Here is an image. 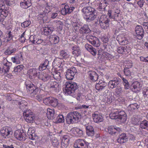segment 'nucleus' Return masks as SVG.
<instances>
[{
	"label": "nucleus",
	"mask_w": 148,
	"mask_h": 148,
	"mask_svg": "<svg viewBox=\"0 0 148 148\" xmlns=\"http://www.w3.org/2000/svg\"><path fill=\"white\" fill-rule=\"evenodd\" d=\"M81 11L84 18L87 21H93L96 17V11L92 7L90 6L85 7Z\"/></svg>",
	"instance_id": "obj_1"
},
{
	"label": "nucleus",
	"mask_w": 148,
	"mask_h": 148,
	"mask_svg": "<svg viewBox=\"0 0 148 148\" xmlns=\"http://www.w3.org/2000/svg\"><path fill=\"white\" fill-rule=\"evenodd\" d=\"M81 115L77 111L71 112L69 113L66 118V121L68 124L78 123L81 118Z\"/></svg>",
	"instance_id": "obj_2"
},
{
	"label": "nucleus",
	"mask_w": 148,
	"mask_h": 148,
	"mask_svg": "<svg viewBox=\"0 0 148 148\" xmlns=\"http://www.w3.org/2000/svg\"><path fill=\"white\" fill-rule=\"evenodd\" d=\"M25 85L29 95L32 97H35L38 92V88L29 80L25 82Z\"/></svg>",
	"instance_id": "obj_3"
},
{
	"label": "nucleus",
	"mask_w": 148,
	"mask_h": 148,
	"mask_svg": "<svg viewBox=\"0 0 148 148\" xmlns=\"http://www.w3.org/2000/svg\"><path fill=\"white\" fill-rule=\"evenodd\" d=\"M78 87L77 84L75 82H66L65 89V94L71 96L74 95L75 91L77 89Z\"/></svg>",
	"instance_id": "obj_4"
},
{
	"label": "nucleus",
	"mask_w": 148,
	"mask_h": 148,
	"mask_svg": "<svg viewBox=\"0 0 148 148\" xmlns=\"http://www.w3.org/2000/svg\"><path fill=\"white\" fill-rule=\"evenodd\" d=\"M108 16L106 15H102L99 19V22L101 27L104 29H108L109 28L110 19Z\"/></svg>",
	"instance_id": "obj_5"
},
{
	"label": "nucleus",
	"mask_w": 148,
	"mask_h": 148,
	"mask_svg": "<svg viewBox=\"0 0 148 148\" xmlns=\"http://www.w3.org/2000/svg\"><path fill=\"white\" fill-rule=\"evenodd\" d=\"M108 14L109 18L115 21H120L122 19L121 14L120 13V10L118 9H116L112 12L108 11Z\"/></svg>",
	"instance_id": "obj_6"
},
{
	"label": "nucleus",
	"mask_w": 148,
	"mask_h": 148,
	"mask_svg": "<svg viewBox=\"0 0 148 148\" xmlns=\"http://www.w3.org/2000/svg\"><path fill=\"white\" fill-rule=\"evenodd\" d=\"M23 116L25 119L27 123H32L34 121L35 119L34 115L30 110H26L23 111Z\"/></svg>",
	"instance_id": "obj_7"
},
{
	"label": "nucleus",
	"mask_w": 148,
	"mask_h": 148,
	"mask_svg": "<svg viewBox=\"0 0 148 148\" xmlns=\"http://www.w3.org/2000/svg\"><path fill=\"white\" fill-rule=\"evenodd\" d=\"M89 145V143L85 140L78 139L75 140L73 146L75 148H88Z\"/></svg>",
	"instance_id": "obj_8"
},
{
	"label": "nucleus",
	"mask_w": 148,
	"mask_h": 148,
	"mask_svg": "<svg viewBox=\"0 0 148 148\" xmlns=\"http://www.w3.org/2000/svg\"><path fill=\"white\" fill-rule=\"evenodd\" d=\"M43 103L46 105L50 104L54 107L58 106V101L57 99L51 97H49L43 99Z\"/></svg>",
	"instance_id": "obj_9"
},
{
	"label": "nucleus",
	"mask_w": 148,
	"mask_h": 148,
	"mask_svg": "<svg viewBox=\"0 0 148 148\" xmlns=\"http://www.w3.org/2000/svg\"><path fill=\"white\" fill-rule=\"evenodd\" d=\"M0 134L4 138L10 137L12 133L11 128L9 127H3L0 130Z\"/></svg>",
	"instance_id": "obj_10"
},
{
	"label": "nucleus",
	"mask_w": 148,
	"mask_h": 148,
	"mask_svg": "<svg viewBox=\"0 0 148 148\" xmlns=\"http://www.w3.org/2000/svg\"><path fill=\"white\" fill-rule=\"evenodd\" d=\"M77 73V70L75 67L67 70L65 74L66 79L69 80H72Z\"/></svg>",
	"instance_id": "obj_11"
},
{
	"label": "nucleus",
	"mask_w": 148,
	"mask_h": 148,
	"mask_svg": "<svg viewBox=\"0 0 148 148\" xmlns=\"http://www.w3.org/2000/svg\"><path fill=\"white\" fill-rule=\"evenodd\" d=\"M14 137L20 141H24L26 139V135L23 131L20 130H17L15 131Z\"/></svg>",
	"instance_id": "obj_12"
},
{
	"label": "nucleus",
	"mask_w": 148,
	"mask_h": 148,
	"mask_svg": "<svg viewBox=\"0 0 148 148\" xmlns=\"http://www.w3.org/2000/svg\"><path fill=\"white\" fill-rule=\"evenodd\" d=\"M121 131V129L116 126L111 125L108 127V132L112 135L118 134Z\"/></svg>",
	"instance_id": "obj_13"
},
{
	"label": "nucleus",
	"mask_w": 148,
	"mask_h": 148,
	"mask_svg": "<svg viewBox=\"0 0 148 148\" xmlns=\"http://www.w3.org/2000/svg\"><path fill=\"white\" fill-rule=\"evenodd\" d=\"M135 31L137 35V37L139 39H141L144 35L143 29L141 26L138 25L135 29Z\"/></svg>",
	"instance_id": "obj_14"
},
{
	"label": "nucleus",
	"mask_w": 148,
	"mask_h": 148,
	"mask_svg": "<svg viewBox=\"0 0 148 148\" xmlns=\"http://www.w3.org/2000/svg\"><path fill=\"white\" fill-rule=\"evenodd\" d=\"M142 86L140 82L135 81L133 83L131 86L132 90L136 92H139Z\"/></svg>",
	"instance_id": "obj_15"
},
{
	"label": "nucleus",
	"mask_w": 148,
	"mask_h": 148,
	"mask_svg": "<svg viewBox=\"0 0 148 148\" xmlns=\"http://www.w3.org/2000/svg\"><path fill=\"white\" fill-rule=\"evenodd\" d=\"M27 74L30 78H33L35 77L39 76L40 72L38 69L33 68L29 69L27 71Z\"/></svg>",
	"instance_id": "obj_16"
},
{
	"label": "nucleus",
	"mask_w": 148,
	"mask_h": 148,
	"mask_svg": "<svg viewBox=\"0 0 148 148\" xmlns=\"http://www.w3.org/2000/svg\"><path fill=\"white\" fill-rule=\"evenodd\" d=\"M69 141V136L67 135L63 136L61 138V147L65 148L68 145Z\"/></svg>",
	"instance_id": "obj_17"
},
{
	"label": "nucleus",
	"mask_w": 148,
	"mask_h": 148,
	"mask_svg": "<svg viewBox=\"0 0 148 148\" xmlns=\"http://www.w3.org/2000/svg\"><path fill=\"white\" fill-rule=\"evenodd\" d=\"M47 86L55 92L58 91L59 89L58 84L56 82L51 81L49 82L47 84Z\"/></svg>",
	"instance_id": "obj_18"
},
{
	"label": "nucleus",
	"mask_w": 148,
	"mask_h": 148,
	"mask_svg": "<svg viewBox=\"0 0 148 148\" xmlns=\"http://www.w3.org/2000/svg\"><path fill=\"white\" fill-rule=\"evenodd\" d=\"M119 83L120 82L119 79L116 78L110 81L108 83V85L109 88L111 89H113L116 88Z\"/></svg>",
	"instance_id": "obj_19"
},
{
	"label": "nucleus",
	"mask_w": 148,
	"mask_h": 148,
	"mask_svg": "<svg viewBox=\"0 0 148 148\" xmlns=\"http://www.w3.org/2000/svg\"><path fill=\"white\" fill-rule=\"evenodd\" d=\"M17 51V49L11 45L8 47L4 52L5 55H11L15 53Z\"/></svg>",
	"instance_id": "obj_20"
},
{
	"label": "nucleus",
	"mask_w": 148,
	"mask_h": 148,
	"mask_svg": "<svg viewBox=\"0 0 148 148\" xmlns=\"http://www.w3.org/2000/svg\"><path fill=\"white\" fill-rule=\"evenodd\" d=\"M75 9L73 7H69L68 5H66L61 10V12L63 15H65L67 14H69L72 12Z\"/></svg>",
	"instance_id": "obj_21"
},
{
	"label": "nucleus",
	"mask_w": 148,
	"mask_h": 148,
	"mask_svg": "<svg viewBox=\"0 0 148 148\" xmlns=\"http://www.w3.org/2000/svg\"><path fill=\"white\" fill-rule=\"evenodd\" d=\"M88 74L90 79L93 82L97 81L98 78V76L96 72L94 71H89Z\"/></svg>",
	"instance_id": "obj_22"
},
{
	"label": "nucleus",
	"mask_w": 148,
	"mask_h": 148,
	"mask_svg": "<svg viewBox=\"0 0 148 148\" xmlns=\"http://www.w3.org/2000/svg\"><path fill=\"white\" fill-rule=\"evenodd\" d=\"M106 85L107 83L106 82L102 80H100L98 83L96 84L95 88L97 90H101Z\"/></svg>",
	"instance_id": "obj_23"
},
{
	"label": "nucleus",
	"mask_w": 148,
	"mask_h": 148,
	"mask_svg": "<svg viewBox=\"0 0 148 148\" xmlns=\"http://www.w3.org/2000/svg\"><path fill=\"white\" fill-rule=\"evenodd\" d=\"M119 119L122 122H125L127 118V115L125 112L123 111H121L120 110H118Z\"/></svg>",
	"instance_id": "obj_24"
},
{
	"label": "nucleus",
	"mask_w": 148,
	"mask_h": 148,
	"mask_svg": "<svg viewBox=\"0 0 148 148\" xmlns=\"http://www.w3.org/2000/svg\"><path fill=\"white\" fill-rule=\"evenodd\" d=\"M97 2L99 4L98 9L100 11H104L106 8V3L105 0H98Z\"/></svg>",
	"instance_id": "obj_25"
},
{
	"label": "nucleus",
	"mask_w": 148,
	"mask_h": 148,
	"mask_svg": "<svg viewBox=\"0 0 148 148\" xmlns=\"http://www.w3.org/2000/svg\"><path fill=\"white\" fill-rule=\"evenodd\" d=\"M85 47L87 50L93 56H95L97 54V51L95 48H94L91 45L86 44L85 45Z\"/></svg>",
	"instance_id": "obj_26"
},
{
	"label": "nucleus",
	"mask_w": 148,
	"mask_h": 148,
	"mask_svg": "<svg viewBox=\"0 0 148 148\" xmlns=\"http://www.w3.org/2000/svg\"><path fill=\"white\" fill-rule=\"evenodd\" d=\"M90 31L87 25H84L79 29V32L82 34L88 33Z\"/></svg>",
	"instance_id": "obj_27"
},
{
	"label": "nucleus",
	"mask_w": 148,
	"mask_h": 148,
	"mask_svg": "<svg viewBox=\"0 0 148 148\" xmlns=\"http://www.w3.org/2000/svg\"><path fill=\"white\" fill-rule=\"evenodd\" d=\"M51 76L49 74L46 73H43L39 74V78L43 81L46 82L49 80Z\"/></svg>",
	"instance_id": "obj_28"
},
{
	"label": "nucleus",
	"mask_w": 148,
	"mask_h": 148,
	"mask_svg": "<svg viewBox=\"0 0 148 148\" xmlns=\"http://www.w3.org/2000/svg\"><path fill=\"white\" fill-rule=\"evenodd\" d=\"M22 59V56L21 54H18L11 58L12 61L14 63L16 64L20 63V61Z\"/></svg>",
	"instance_id": "obj_29"
},
{
	"label": "nucleus",
	"mask_w": 148,
	"mask_h": 148,
	"mask_svg": "<svg viewBox=\"0 0 148 148\" xmlns=\"http://www.w3.org/2000/svg\"><path fill=\"white\" fill-rule=\"evenodd\" d=\"M87 134L88 136H93L95 132L94 128L92 126L87 125L85 126Z\"/></svg>",
	"instance_id": "obj_30"
},
{
	"label": "nucleus",
	"mask_w": 148,
	"mask_h": 148,
	"mask_svg": "<svg viewBox=\"0 0 148 148\" xmlns=\"http://www.w3.org/2000/svg\"><path fill=\"white\" fill-rule=\"evenodd\" d=\"M70 55L69 54L65 51L62 50L60 52L59 56L61 57V58H56L57 60H62V58L66 59L69 57Z\"/></svg>",
	"instance_id": "obj_31"
},
{
	"label": "nucleus",
	"mask_w": 148,
	"mask_h": 148,
	"mask_svg": "<svg viewBox=\"0 0 148 148\" xmlns=\"http://www.w3.org/2000/svg\"><path fill=\"white\" fill-rule=\"evenodd\" d=\"M127 139V137L125 133L121 134L117 139V142L120 143H123L126 141Z\"/></svg>",
	"instance_id": "obj_32"
},
{
	"label": "nucleus",
	"mask_w": 148,
	"mask_h": 148,
	"mask_svg": "<svg viewBox=\"0 0 148 148\" xmlns=\"http://www.w3.org/2000/svg\"><path fill=\"white\" fill-rule=\"evenodd\" d=\"M116 51L119 54H124L127 53L129 52L127 49V47L125 46H121L117 47Z\"/></svg>",
	"instance_id": "obj_33"
},
{
	"label": "nucleus",
	"mask_w": 148,
	"mask_h": 148,
	"mask_svg": "<svg viewBox=\"0 0 148 148\" xmlns=\"http://www.w3.org/2000/svg\"><path fill=\"white\" fill-rule=\"evenodd\" d=\"M94 121L96 123L100 122L103 120V116L100 115L94 114L92 115Z\"/></svg>",
	"instance_id": "obj_34"
},
{
	"label": "nucleus",
	"mask_w": 148,
	"mask_h": 148,
	"mask_svg": "<svg viewBox=\"0 0 148 148\" xmlns=\"http://www.w3.org/2000/svg\"><path fill=\"white\" fill-rule=\"evenodd\" d=\"M54 28L52 26H48L47 27H45L44 28L43 31L44 34L46 35L50 34L53 31Z\"/></svg>",
	"instance_id": "obj_35"
},
{
	"label": "nucleus",
	"mask_w": 148,
	"mask_h": 148,
	"mask_svg": "<svg viewBox=\"0 0 148 148\" xmlns=\"http://www.w3.org/2000/svg\"><path fill=\"white\" fill-rule=\"evenodd\" d=\"M118 111V109L114 110L110 114V118L112 119H119Z\"/></svg>",
	"instance_id": "obj_36"
},
{
	"label": "nucleus",
	"mask_w": 148,
	"mask_h": 148,
	"mask_svg": "<svg viewBox=\"0 0 148 148\" xmlns=\"http://www.w3.org/2000/svg\"><path fill=\"white\" fill-rule=\"evenodd\" d=\"M47 117L50 119H53L55 117V113L54 109H51L49 108L47 109Z\"/></svg>",
	"instance_id": "obj_37"
},
{
	"label": "nucleus",
	"mask_w": 148,
	"mask_h": 148,
	"mask_svg": "<svg viewBox=\"0 0 148 148\" xmlns=\"http://www.w3.org/2000/svg\"><path fill=\"white\" fill-rule=\"evenodd\" d=\"M89 42L92 45L96 47H98L100 45V42L98 38H94L93 40H89Z\"/></svg>",
	"instance_id": "obj_38"
},
{
	"label": "nucleus",
	"mask_w": 148,
	"mask_h": 148,
	"mask_svg": "<svg viewBox=\"0 0 148 148\" xmlns=\"http://www.w3.org/2000/svg\"><path fill=\"white\" fill-rule=\"evenodd\" d=\"M49 61L47 60H45L44 62L39 66V70L40 71H42L46 69L49 66Z\"/></svg>",
	"instance_id": "obj_39"
},
{
	"label": "nucleus",
	"mask_w": 148,
	"mask_h": 148,
	"mask_svg": "<svg viewBox=\"0 0 148 148\" xmlns=\"http://www.w3.org/2000/svg\"><path fill=\"white\" fill-rule=\"evenodd\" d=\"M72 49L73 50V54L74 56L77 57L80 55L81 50L77 46L73 47H72Z\"/></svg>",
	"instance_id": "obj_40"
},
{
	"label": "nucleus",
	"mask_w": 148,
	"mask_h": 148,
	"mask_svg": "<svg viewBox=\"0 0 148 148\" xmlns=\"http://www.w3.org/2000/svg\"><path fill=\"white\" fill-rule=\"evenodd\" d=\"M139 107V106L137 103H132L130 104L127 107L128 110L130 111L137 110Z\"/></svg>",
	"instance_id": "obj_41"
},
{
	"label": "nucleus",
	"mask_w": 148,
	"mask_h": 148,
	"mask_svg": "<svg viewBox=\"0 0 148 148\" xmlns=\"http://www.w3.org/2000/svg\"><path fill=\"white\" fill-rule=\"evenodd\" d=\"M53 23L56 25L59 30L61 31L62 30L63 24L62 21L59 20H56L54 21Z\"/></svg>",
	"instance_id": "obj_42"
},
{
	"label": "nucleus",
	"mask_w": 148,
	"mask_h": 148,
	"mask_svg": "<svg viewBox=\"0 0 148 148\" xmlns=\"http://www.w3.org/2000/svg\"><path fill=\"white\" fill-rule=\"evenodd\" d=\"M49 38L51 40L53 41V43L55 44L58 43L59 41V37L55 35H50Z\"/></svg>",
	"instance_id": "obj_43"
},
{
	"label": "nucleus",
	"mask_w": 148,
	"mask_h": 148,
	"mask_svg": "<svg viewBox=\"0 0 148 148\" xmlns=\"http://www.w3.org/2000/svg\"><path fill=\"white\" fill-rule=\"evenodd\" d=\"M124 75L126 76L129 77L130 76L132 77L133 73L129 68H127L126 67L124 68L123 70Z\"/></svg>",
	"instance_id": "obj_44"
},
{
	"label": "nucleus",
	"mask_w": 148,
	"mask_h": 148,
	"mask_svg": "<svg viewBox=\"0 0 148 148\" xmlns=\"http://www.w3.org/2000/svg\"><path fill=\"white\" fill-rule=\"evenodd\" d=\"M141 128L145 129L148 131V121L144 120L141 122L140 124Z\"/></svg>",
	"instance_id": "obj_45"
},
{
	"label": "nucleus",
	"mask_w": 148,
	"mask_h": 148,
	"mask_svg": "<svg viewBox=\"0 0 148 148\" xmlns=\"http://www.w3.org/2000/svg\"><path fill=\"white\" fill-rule=\"evenodd\" d=\"M24 66L23 65H20L17 66L14 68V70L12 72L13 74H14L15 73L20 72L23 69Z\"/></svg>",
	"instance_id": "obj_46"
},
{
	"label": "nucleus",
	"mask_w": 148,
	"mask_h": 148,
	"mask_svg": "<svg viewBox=\"0 0 148 148\" xmlns=\"http://www.w3.org/2000/svg\"><path fill=\"white\" fill-rule=\"evenodd\" d=\"M122 83L124 86V88L125 90H127L130 87V84L128 81L125 78H123Z\"/></svg>",
	"instance_id": "obj_47"
},
{
	"label": "nucleus",
	"mask_w": 148,
	"mask_h": 148,
	"mask_svg": "<svg viewBox=\"0 0 148 148\" xmlns=\"http://www.w3.org/2000/svg\"><path fill=\"white\" fill-rule=\"evenodd\" d=\"M39 37L36 36H31L29 38V40L34 44H37L36 42L39 39Z\"/></svg>",
	"instance_id": "obj_48"
},
{
	"label": "nucleus",
	"mask_w": 148,
	"mask_h": 148,
	"mask_svg": "<svg viewBox=\"0 0 148 148\" xmlns=\"http://www.w3.org/2000/svg\"><path fill=\"white\" fill-rule=\"evenodd\" d=\"M8 10H2V9L0 10V18H5L8 15Z\"/></svg>",
	"instance_id": "obj_49"
},
{
	"label": "nucleus",
	"mask_w": 148,
	"mask_h": 148,
	"mask_svg": "<svg viewBox=\"0 0 148 148\" xmlns=\"http://www.w3.org/2000/svg\"><path fill=\"white\" fill-rule=\"evenodd\" d=\"M60 143L59 141L56 137H53L52 139V144L55 147H58Z\"/></svg>",
	"instance_id": "obj_50"
},
{
	"label": "nucleus",
	"mask_w": 148,
	"mask_h": 148,
	"mask_svg": "<svg viewBox=\"0 0 148 148\" xmlns=\"http://www.w3.org/2000/svg\"><path fill=\"white\" fill-rule=\"evenodd\" d=\"M51 7L50 6H49L48 4L47 3L45 9L43 11V12L40 13V15L43 16L46 13H48L50 11Z\"/></svg>",
	"instance_id": "obj_51"
},
{
	"label": "nucleus",
	"mask_w": 148,
	"mask_h": 148,
	"mask_svg": "<svg viewBox=\"0 0 148 148\" xmlns=\"http://www.w3.org/2000/svg\"><path fill=\"white\" fill-rule=\"evenodd\" d=\"M16 103H18L19 105V108L21 110H23L25 111L27 110V105H25L23 103H21L20 101H15Z\"/></svg>",
	"instance_id": "obj_52"
},
{
	"label": "nucleus",
	"mask_w": 148,
	"mask_h": 148,
	"mask_svg": "<svg viewBox=\"0 0 148 148\" xmlns=\"http://www.w3.org/2000/svg\"><path fill=\"white\" fill-rule=\"evenodd\" d=\"M56 121L58 123H62L64 121V119L62 114L58 115L56 118Z\"/></svg>",
	"instance_id": "obj_53"
},
{
	"label": "nucleus",
	"mask_w": 148,
	"mask_h": 148,
	"mask_svg": "<svg viewBox=\"0 0 148 148\" xmlns=\"http://www.w3.org/2000/svg\"><path fill=\"white\" fill-rule=\"evenodd\" d=\"M119 43L123 45H124L128 43V41L125 38H121L119 39Z\"/></svg>",
	"instance_id": "obj_54"
},
{
	"label": "nucleus",
	"mask_w": 148,
	"mask_h": 148,
	"mask_svg": "<svg viewBox=\"0 0 148 148\" xmlns=\"http://www.w3.org/2000/svg\"><path fill=\"white\" fill-rule=\"evenodd\" d=\"M79 25L77 23L73 22L72 23V29L73 32H75L79 29Z\"/></svg>",
	"instance_id": "obj_55"
},
{
	"label": "nucleus",
	"mask_w": 148,
	"mask_h": 148,
	"mask_svg": "<svg viewBox=\"0 0 148 148\" xmlns=\"http://www.w3.org/2000/svg\"><path fill=\"white\" fill-rule=\"evenodd\" d=\"M113 97L112 95H107L105 98V100L108 103H110L112 101Z\"/></svg>",
	"instance_id": "obj_56"
},
{
	"label": "nucleus",
	"mask_w": 148,
	"mask_h": 148,
	"mask_svg": "<svg viewBox=\"0 0 148 148\" xmlns=\"http://www.w3.org/2000/svg\"><path fill=\"white\" fill-rule=\"evenodd\" d=\"M2 63L3 64V66H5L8 68H10L12 64L11 62L8 61L7 59H6L3 60Z\"/></svg>",
	"instance_id": "obj_57"
},
{
	"label": "nucleus",
	"mask_w": 148,
	"mask_h": 148,
	"mask_svg": "<svg viewBox=\"0 0 148 148\" xmlns=\"http://www.w3.org/2000/svg\"><path fill=\"white\" fill-rule=\"evenodd\" d=\"M4 20V18H0V21L1 23L5 27L9 26V23L6 20Z\"/></svg>",
	"instance_id": "obj_58"
},
{
	"label": "nucleus",
	"mask_w": 148,
	"mask_h": 148,
	"mask_svg": "<svg viewBox=\"0 0 148 148\" xmlns=\"http://www.w3.org/2000/svg\"><path fill=\"white\" fill-rule=\"evenodd\" d=\"M12 32L11 31H9L8 32V34L7 35V39L6 40H5V41H4V42H8L10 40L12 39L13 38V35L12 34Z\"/></svg>",
	"instance_id": "obj_59"
},
{
	"label": "nucleus",
	"mask_w": 148,
	"mask_h": 148,
	"mask_svg": "<svg viewBox=\"0 0 148 148\" xmlns=\"http://www.w3.org/2000/svg\"><path fill=\"white\" fill-rule=\"evenodd\" d=\"M115 92L117 95H119L123 92L122 88L121 87H117L115 89Z\"/></svg>",
	"instance_id": "obj_60"
},
{
	"label": "nucleus",
	"mask_w": 148,
	"mask_h": 148,
	"mask_svg": "<svg viewBox=\"0 0 148 148\" xmlns=\"http://www.w3.org/2000/svg\"><path fill=\"white\" fill-rule=\"evenodd\" d=\"M31 21L29 20L26 21L23 23H22L21 24V26L23 27H26L31 24Z\"/></svg>",
	"instance_id": "obj_61"
},
{
	"label": "nucleus",
	"mask_w": 148,
	"mask_h": 148,
	"mask_svg": "<svg viewBox=\"0 0 148 148\" xmlns=\"http://www.w3.org/2000/svg\"><path fill=\"white\" fill-rule=\"evenodd\" d=\"M143 93L145 97L148 98V88H145L143 90Z\"/></svg>",
	"instance_id": "obj_62"
},
{
	"label": "nucleus",
	"mask_w": 148,
	"mask_h": 148,
	"mask_svg": "<svg viewBox=\"0 0 148 148\" xmlns=\"http://www.w3.org/2000/svg\"><path fill=\"white\" fill-rule=\"evenodd\" d=\"M143 25L146 32L148 33V22H143Z\"/></svg>",
	"instance_id": "obj_63"
},
{
	"label": "nucleus",
	"mask_w": 148,
	"mask_h": 148,
	"mask_svg": "<svg viewBox=\"0 0 148 148\" xmlns=\"http://www.w3.org/2000/svg\"><path fill=\"white\" fill-rule=\"evenodd\" d=\"M131 122V123L133 124L136 125L138 124V121L137 119L135 118L134 117H133L132 119V121Z\"/></svg>",
	"instance_id": "obj_64"
}]
</instances>
